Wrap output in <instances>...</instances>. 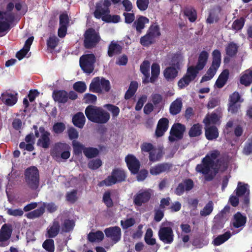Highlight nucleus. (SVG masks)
Segmentation results:
<instances>
[{
    "mask_svg": "<svg viewBox=\"0 0 252 252\" xmlns=\"http://www.w3.org/2000/svg\"><path fill=\"white\" fill-rule=\"evenodd\" d=\"M220 155L219 150H213L203 158L201 164L196 165L195 170L204 175L205 181H212L218 173L222 162L220 158L217 159Z\"/></svg>",
    "mask_w": 252,
    "mask_h": 252,
    "instance_id": "obj_1",
    "label": "nucleus"
},
{
    "mask_svg": "<svg viewBox=\"0 0 252 252\" xmlns=\"http://www.w3.org/2000/svg\"><path fill=\"white\" fill-rule=\"evenodd\" d=\"M85 113L89 121L96 124H106L110 118L108 112L101 107L94 105L88 106L85 109Z\"/></svg>",
    "mask_w": 252,
    "mask_h": 252,
    "instance_id": "obj_2",
    "label": "nucleus"
},
{
    "mask_svg": "<svg viewBox=\"0 0 252 252\" xmlns=\"http://www.w3.org/2000/svg\"><path fill=\"white\" fill-rule=\"evenodd\" d=\"M126 178V174L124 170L120 168H115L113 169L110 175L99 183L98 186L101 187L105 185L107 187H110L125 181Z\"/></svg>",
    "mask_w": 252,
    "mask_h": 252,
    "instance_id": "obj_3",
    "label": "nucleus"
},
{
    "mask_svg": "<svg viewBox=\"0 0 252 252\" xmlns=\"http://www.w3.org/2000/svg\"><path fill=\"white\" fill-rule=\"evenodd\" d=\"M25 180L28 186L32 190L36 189L39 185V173L34 166L27 168L24 172Z\"/></svg>",
    "mask_w": 252,
    "mask_h": 252,
    "instance_id": "obj_4",
    "label": "nucleus"
},
{
    "mask_svg": "<svg viewBox=\"0 0 252 252\" xmlns=\"http://www.w3.org/2000/svg\"><path fill=\"white\" fill-rule=\"evenodd\" d=\"M160 35L159 25H152L149 28L146 34L140 38V43L144 47H149L156 42V38Z\"/></svg>",
    "mask_w": 252,
    "mask_h": 252,
    "instance_id": "obj_5",
    "label": "nucleus"
},
{
    "mask_svg": "<svg viewBox=\"0 0 252 252\" xmlns=\"http://www.w3.org/2000/svg\"><path fill=\"white\" fill-rule=\"evenodd\" d=\"M45 208L48 212L53 213L58 210V207L54 202H43L40 207L27 213L26 216L29 219L38 218L44 213Z\"/></svg>",
    "mask_w": 252,
    "mask_h": 252,
    "instance_id": "obj_6",
    "label": "nucleus"
},
{
    "mask_svg": "<svg viewBox=\"0 0 252 252\" xmlns=\"http://www.w3.org/2000/svg\"><path fill=\"white\" fill-rule=\"evenodd\" d=\"M100 37L94 29L89 28L85 32L84 46L86 49L95 47L100 40Z\"/></svg>",
    "mask_w": 252,
    "mask_h": 252,
    "instance_id": "obj_7",
    "label": "nucleus"
},
{
    "mask_svg": "<svg viewBox=\"0 0 252 252\" xmlns=\"http://www.w3.org/2000/svg\"><path fill=\"white\" fill-rule=\"evenodd\" d=\"M33 128L35 130L34 134L36 137L39 136V131L41 134L40 138L37 140V145L43 148L48 149L51 144L50 133L46 130L45 127L43 126L39 127V131L36 125L33 126Z\"/></svg>",
    "mask_w": 252,
    "mask_h": 252,
    "instance_id": "obj_8",
    "label": "nucleus"
},
{
    "mask_svg": "<svg viewBox=\"0 0 252 252\" xmlns=\"http://www.w3.org/2000/svg\"><path fill=\"white\" fill-rule=\"evenodd\" d=\"M95 61L96 58L94 54L83 55L80 58V66L84 72L90 74L94 70Z\"/></svg>",
    "mask_w": 252,
    "mask_h": 252,
    "instance_id": "obj_9",
    "label": "nucleus"
},
{
    "mask_svg": "<svg viewBox=\"0 0 252 252\" xmlns=\"http://www.w3.org/2000/svg\"><path fill=\"white\" fill-rule=\"evenodd\" d=\"M152 190L151 189H141L133 196V202L134 205L140 207L148 203L152 196Z\"/></svg>",
    "mask_w": 252,
    "mask_h": 252,
    "instance_id": "obj_10",
    "label": "nucleus"
},
{
    "mask_svg": "<svg viewBox=\"0 0 252 252\" xmlns=\"http://www.w3.org/2000/svg\"><path fill=\"white\" fill-rule=\"evenodd\" d=\"M186 130L185 125L180 123H175L172 126L168 140L170 142L176 140H181L183 138L184 133Z\"/></svg>",
    "mask_w": 252,
    "mask_h": 252,
    "instance_id": "obj_11",
    "label": "nucleus"
},
{
    "mask_svg": "<svg viewBox=\"0 0 252 252\" xmlns=\"http://www.w3.org/2000/svg\"><path fill=\"white\" fill-rule=\"evenodd\" d=\"M111 5L110 0H101L96 3L94 16L97 19H102V17L110 13V6Z\"/></svg>",
    "mask_w": 252,
    "mask_h": 252,
    "instance_id": "obj_12",
    "label": "nucleus"
},
{
    "mask_svg": "<svg viewBox=\"0 0 252 252\" xmlns=\"http://www.w3.org/2000/svg\"><path fill=\"white\" fill-rule=\"evenodd\" d=\"M158 236L159 240L164 244H170L173 242L174 235L170 226H161L158 232Z\"/></svg>",
    "mask_w": 252,
    "mask_h": 252,
    "instance_id": "obj_13",
    "label": "nucleus"
},
{
    "mask_svg": "<svg viewBox=\"0 0 252 252\" xmlns=\"http://www.w3.org/2000/svg\"><path fill=\"white\" fill-rule=\"evenodd\" d=\"M13 22V15L0 10V33L9 31Z\"/></svg>",
    "mask_w": 252,
    "mask_h": 252,
    "instance_id": "obj_14",
    "label": "nucleus"
},
{
    "mask_svg": "<svg viewBox=\"0 0 252 252\" xmlns=\"http://www.w3.org/2000/svg\"><path fill=\"white\" fill-rule=\"evenodd\" d=\"M197 74L195 72L194 69L189 67L186 73L181 78L178 82V86L180 89H183L188 86L190 83L193 81L196 77Z\"/></svg>",
    "mask_w": 252,
    "mask_h": 252,
    "instance_id": "obj_15",
    "label": "nucleus"
},
{
    "mask_svg": "<svg viewBox=\"0 0 252 252\" xmlns=\"http://www.w3.org/2000/svg\"><path fill=\"white\" fill-rule=\"evenodd\" d=\"M194 187V183L191 179H186L180 183L175 189L174 192L178 196L184 194L185 191L191 190Z\"/></svg>",
    "mask_w": 252,
    "mask_h": 252,
    "instance_id": "obj_16",
    "label": "nucleus"
},
{
    "mask_svg": "<svg viewBox=\"0 0 252 252\" xmlns=\"http://www.w3.org/2000/svg\"><path fill=\"white\" fill-rule=\"evenodd\" d=\"M106 237L109 238L114 243L118 242L121 237V230L119 226H111L104 230Z\"/></svg>",
    "mask_w": 252,
    "mask_h": 252,
    "instance_id": "obj_17",
    "label": "nucleus"
},
{
    "mask_svg": "<svg viewBox=\"0 0 252 252\" xmlns=\"http://www.w3.org/2000/svg\"><path fill=\"white\" fill-rule=\"evenodd\" d=\"M125 161L128 169L131 173L135 174L138 173L140 168V164L139 161L134 156L128 155L125 158Z\"/></svg>",
    "mask_w": 252,
    "mask_h": 252,
    "instance_id": "obj_18",
    "label": "nucleus"
},
{
    "mask_svg": "<svg viewBox=\"0 0 252 252\" xmlns=\"http://www.w3.org/2000/svg\"><path fill=\"white\" fill-rule=\"evenodd\" d=\"M209 58V54L206 51H202L199 55L198 60L195 66H190L198 74L199 71L202 70L207 64Z\"/></svg>",
    "mask_w": 252,
    "mask_h": 252,
    "instance_id": "obj_19",
    "label": "nucleus"
},
{
    "mask_svg": "<svg viewBox=\"0 0 252 252\" xmlns=\"http://www.w3.org/2000/svg\"><path fill=\"white\" fill-rule=\"evenodd\" d=\"M172 166V164L169 162L158 163L152 167L150 170V172L153 175H159L163 172H169Z\"/></svg>",
    "mask_w": 252,
    "mask_h": 252,
    "instance_id": "obj_20",
    "label": "nucleus"
},
{
    "mask_svg": "<svg viewBox=\"0 0 252 252\" xmlns=\"http://www.w3.org/2000/svg\"><path fill=\"white\" fill-rule=\"evenodd\" d=\"M169 126V121L167 118L160 119L158 123L155 131V135L157 137L162 136L167 130Z\"/></svg>",
    "mask_w": 252,
    "mask_h": 252,
    "instance_id": "obj_21",
    "label": "nucleus"
},
{
    "mask_svg": "<svg viewBox=\"0 0 252 252\" xmlns=\"http://www.w3.org/2000/svg\"><path fill=\"white\" fill-rule=\"evenodd\" d=\"M70 147L68 144L63 143H57L55 144L53 150L51 152V155L54 159L58 160L60 158V155L63 151L69 149Z\"/></svg>",
    "mask_w": 252,
    "mask_h": 252,
    "instance_id": "obj_22",
    "label": "nucleus"
},
{
    "mask_svg": "<svg viewBox=\"0 0 252 252\" xmlns=\"http://www.w3.org/2000/svg\"><path fill=\"white\" fill-rule=\"evenodd\" d=\"M12 227L10 224L4 223L0 229V242H3L8 240L12 233Z\"/></svg>",
    "mask_w": 252,
    "mask_h": 252,
    "instance_id": "obj_23",
    "label": "nucleus"
},
{
    "mask_svg": "<svg viewBox=\"0 0 252 252\" xmlns=\"http://www.w3.org/2000/svg\"><path fill=\"white\" fill-rule=\"evenodd\" d=\"M0 99H1L2 102L6 105L10 106L16 104L18 100L17 94H14L7 92L1 94Z\"/></svg>",
    "mask_w": 252,
    "mask_h": 252,
    "instance_id": "obj_24",
    "label": "nucleus"
},
{
    "mask_svg": "<svg viewBox=\"0 0 252 252\" xmlns=\"http://www.w3.org/2000/svg\"><path fill=\"white\" fill-rule=\"evenodd\" d=\"M205 135L206 138L209 141L217 139L219 136L218 128L215 126H211L206 127Z\"/></svg>",
    "mask_w": 252,
    "mask_h": 252,
    "instance_id": "obj_25",
    "label": "nucleus"
},
{
    "mask_svg": "<svg viewBox=\"0 0 252 252\" xmlns=\"http://www.w3.org/2000/svg\"><path fill=\"white\" fill-rule=\"evenodd\" d=\"M52 96L54 100L59 103H65L68 100V93L64 90H55Z\"/></svg>",
    "mask_w": 252,
    "mask_h": 252,
    "instance_id": "obj_26",
    "label": "nucleus"
},
{
    "mask_svg": "<svg viewBox=\"0 0 252 252\" xmlns=\"http://www.w3.org/2000/svg\"><path fill=\"white\" fill-rule=\"evenodd\" d=\"M149 20L146 17L141 16L133 23V27L135 28L137 32L141 33L142 30L144 29L145 24L149 23Z\"/></svg>",
    "mask_w": 252,
    "mask_h": 252,
    "instance_id": "obj_27",
    "label": "nucleus"
},
{
    "mask_svg": "<svg viewBox=\"0 0 252 252\" xmlns=\"http://www.w3.org/2000/svg\"><path fill=\"white\" fill-rule=\"evenodd\" d=\"M234 221L233 226L236 228H238L245 225L247 221V218L240 212H237L233 216Z\"/></svg>",
    "mask_w": 252,
    "mask_h": 252,
    "instance_id": "obj_28",
    "label": "nucleus"
},
{
    "mask_svg": "<svg viewBox=\"0 0 252 252\" xmlns=\"http://www.w3.org/2000/svg\"><path fill=\"white\" fill-rule=\"evenodd\" d=\"M123 48L116 42L111 41L108 46V55L110 57H112L114 55H119L122 53Z\"/></svg>",
    "mask_w": 252,
    "mask_h": 252,
    "instance_id": "obj_29",
    "label": "nucleus"
},
{
    "mask_svg": "<svg viewBox=\"0 0 252 252\" xmlns=\"http://www.w3.org/2000/svg\"><path fill=\"white\" fill-rule=\"evenodd\" d=\"M72 121L75 126L82 128L85 125L86 118L82 112H78L73 116Z\"/></svg>",
    "mask_w": 252,
    "mask_h": 252,
    "instance_id": "obj_30",
    "label": "nucleus"
},
{
    "mask_svg": "<svg viewBox=\"0 0 252 252\" xmlns=\"http://www.w3.org/2000/svg\"><path fill=\"white\" fill-rule=\"evenodd\" d=\"M239 46L233 41L230 42L225 47L226 54L229 58H233L238 52Z\"/></svg>",
    "mask_w": 252,
    "mask_h": 252,
    "instance_id": "obj_31",
    "label": "nucleus"
},
{
    "mask_svg": "<svg viewBox=\"0 0 252 252\" xmlns=\"http://www.w3.org/2000/svg\"><path fill=\"white\" fill-rule=\"evenodd\" d=\"M175 66L166 67L163 71V75L168 81L173 80L178 75V71Z\"/></svg>",
    "mask_w": 252,
    "mask_h": 252,
    "instance_id": "obj_32",
    "label": "nucleus"
},
{
    "mask_svg": "<svg viewBox=\"0 0 252 252\" xmlns=\"http://www.w3.org/2000/svg\"><path fill=\"white\" fill-rule=\"evenodd\" d=\"M100 85L101 79H100L99 77H94L90 85V91L95 93H102V89L101 88Z\"/></svg>",
    "mask_w": 252,
    "mask_h": 252,
    "instance_id": "obj_33",
    "label": "nucleus"
},
{
    "mask_svg": "<svg viewBox=\"0 0 252 252\" xmlns=\"http://www.w3.org/2000/svg\"><path fill=\"white\" fill-rule=\"evenodd\" d=\"M240 83L246 87L252 83V70H246L240 78Z\"/></svg>",
    "mask_w": 252,
    "mask_h": 252,
    "instance_id": "obj_34",
    "label": "nucleus"
},
{
    "mask_svg": "<svg viewBox=\"0 0 252 252\" xmlns=\"http://www.w3.org/2000/svg\"><path fill=\"white\" fill-rule=\"evenodd\" d=\"M183 103L180 98H177L170 104L169 111L171 115H176L179 114L182 109Z\"/></svg>",
    "mask_w": 252,
    "mask_h": 252,
    "instance_id": "obj_35",
    "label": "nucleus"
},
{
    "mask_svg": "<svg viewBox=\"0 0 252 252\" xmlns=\"http://www.w3.org/2000/svg\"><path fill=\"white\" fill-rule=\"evenodd\" d=\"M229 77V71L227 69L224 70L219 75L216 82V85L218 88H222L226 84Z\"/></svg>",
    "mask_w": 252,
    "mask_h": 252,
    "instance_id": "obj_36",
    "label": "nucleus"
},
{
    "mask_svg": "<svg viewBox=\"0 0 252 252\" xmlns=\"http://www.w3.org/2000/svg\"><path fill=\"white\" fill-rule=\"evenodd\" d=\"M60 223L58 221H54L52 225L47 230L48 237L50 238L55 237L60 231Z\"/></svg>",
    "mask_w": 252,
    "mask_h": 252,
    "instance_id": "obj_37",
    "label": "nucleus"
},
{
    "mask_svg": "<svg viewBox=\"0 0 252 252\" xmlns=\"http://www.w3.org/2000/svg\"><path fill=\"white\" fill-rule=\"evenodd\" d=\"M149 159L150 161H158L163 156V152L161 149H153L149 153Z\"/></svg>",
    "mask_w": 252,
    "mask_h": 252,
    "instance_id": "obj_38",
    "label": "nucleus"
},
{
    "mask_svg": "<svg viewBox=\"0 0 252 252\" xmlns=\"http://www.w3.org/2000/svg\"><path fill=\"white\" fill-rule=\"evenodd\" d=\"M104 237L103 233L101 231L97 230L95 232H90L88 235V239L91 242L101 241L104 239Z\"/></svg>",
    "mask_w": 252,
    "mask_h": 252,
    "instance_id": "obj_39",
    "label": "nucleus"
},
{
    "mask_svg": "<svg viewBox=\"0 0 252 252\" xmlns=\"http://www.w3.org/2000/svg\"><path fill=\"white\" fill-rule=\"evenodd\" d=\"M202 126L199 123L194 124L189 131V135L190 137H194L200 136L202 133Z\"/></svg>",
    "mask_w": 252,
    "mask_h": 252,
    "instance_id": "obj_40",
    "label": "nucleus"
},
{
    "mask_svg": "<svg viewBox=\"0 0 252 252\" xmlns=\"http://www.w3.org/2000/svg\"><path fill=\"white\" fill-rule=\"evenodd\" d=\"M221 63V53L218 49L214 50L212 52V62L211 65L219 68Z\"/></svg>",
    "mask_w": 252,
    "mask_h": 252,
    "instance_id": "obj_41",
    "label": "nucleus"
},
{
    "mask_svg": "<svg viewBox=\"0 0 252 252\" xmlns=\"http://www.w3.org/2000/svg\"><path fill=\"white\" fill-rule=\"evenodd\" d=\"M231 236L230 231H227L222 235H219L214 240L215 246H220L228 240Z\"/></svg>",
    "mask_w": 252,
    "mask_h": 252,
    "instance_id": "obj_42",
    "label": "nucleus"
},
{
    "mask_svg": "<svg viewBox=\"0 0 252 252\" xmlns=\"http://www.w3.org/2000/svg\"><path fill=\"white\" fill-rule=\"evenodd\" d=\"M138 88V83L136 81H132L129 86L128 89L125 94V98L129 99L131 98L136 93Z\"/></svg>",
    "mask_w": 252,
    "mask_h": 252,
    "instance_id": "obj_43",
    "label": "nucleus"
},
{
    "mask_svg": "<svg viewBox=\"0 0 252 252\" xmlns=\"http://www.w3.org/2000/svg\"><path fill=\"white\" fill-rule=\"evenodd\" d=\"M184 13L190 22H194L197 19V13L196 10L191 7H185Z\"/></svg>",
    "mask_w": 252,
    "mask_h": 252,
    "instance_id": "obj_44",
    "label": "nucleus"
},
{
    "mask_svg": "<svg viewBox=\"0 0 252 252\" xmlns=\"http://www.w3.org/2000/svg\"><path fill=\"white\" fill-rule=\"evenodd\" d=\"M160 73V66L157 63H153L151 66V83H154L158 79Z\"/></svg>",
    "mask_w": 252,
    "mask_h": 252,
    "instance_id": "obj_45",
    "label": "nucleus"
},
{
    "mask_svg": "<svg viewBox=\"0 0 252 252\" xmlns=\"http://www.w3.org/2000/svg\"><path fill=\"white\" fill-rule=\"evenodd\" d=\"M99 153V151L96 148L86 147L84 151V155L88 158L96 157Z\"/></svg>",
    "mask_w": 252,
    "mask_h": 252,
    "instance_id": "obj_46",
    "label": "nucleus"
},
{
    "mask_svg": "<svg viewBox=\"0 0 252 252\" xmlns=\"http://www.w3.org/2000/svg\"><path fill=\"white\" fill-rule=\"evenodd\" d=\"M218 69V68L211 65L207 70L206 74L202 76L200 82L202 83L208 81L213 78L216 73Z\"/></svg>",
    "mask_w": 252,
    "mask_h": 252,
    "instance_id": "obj_47",
    "label": "nucleus"
},
{
    "mask_svg": "<svg viewBox=\"0 0 252 252\" xmlns=\"http://www.w3.org/2000/svg\"><path fill=\"white\" fill-rule=\"evenodd\" d=\"M73 153L75 155L79 156L82 154L86 147L80 142L76 140H73L72 142Z\"/></svg>",
    "mask_w": 252,
    "mask_h": 252,
    "instance_id": "obj_48",
    "label": "nucleus"
},
{
    "mask_svg": "<svg viewBox=\"0 0 252 252\" xmlns=\"http://www.w3.org/2000/svg\"><path fill=\"white\" fill-rule=\"evenodd\" d=\"M75 226V222L73 220L66 219L62 225V231L63 232H69L72 231Z\"/></svg>",
    "mask_w": 252,
    "mask_h": 252,
    "instance_id": "obj_49",
    "label": "nucleus"
},
{
    "mask_svg": "<svg viewBox=\"0 0 252 252\" xmlns=\"http://www.w3.org/2000/svg\"><path fill=\"white\" fill-rule=\"evenodd\" d=\"M121 17L118 15H113L107 14L102 17V20L108 23H118L120 21Z\"/></svg>",
    "mask_w": 252,
    "mask_h": 252,
    "instance_id": "obj_50",
    "label": "nucleus"
},
{
    "mask_svg": "<svg viewBox=\"0 0 252 252\" xmlns=\"http://www.w3.org/2000/svg\"><path fill=\"white\" fill-rule=\"evenodd\" d=\"M66 128L65 125L63 122L55 123L52 127V131L57 134L62 133Z\"/></svg>",
    "mask_w": 252,
    "mask_h": 252,
    "instance_id": "obj_51",
    "label": "nucleus"
},
{
    "mask_svg": "<svg viewBox=\"0 0 252 252\" xmlns=\"http://www.w3.org/2000/svg\"><path fill=\"white\" fill-rule=\"evenodd\" d=\"M102 200L108 208H111L113 206L114 204L111 197V192L109 190L106 191L104 193Z\"/></svg>",
    "mask_w": 252,
    "mask_h": 252,
    "instance_id": "obj_52",
    "label": "nucleus"
},
{
    "mask_svg": "<svg viewBox=\"0 0 252 252\" xmlns=\"http://www.w3.org/2000/svg\"><path fill=\"white\" fill-rule=\"evenodd\" d=\"M43 248L48 252H54L55 251L54 241L52 239H46L42 244Z\"/></svg>",
    "mask_w": 252,
    "mask_h": 252,
    "instance_id": "obj_53",
    "label": "nucleus"
},
{
    "mask_svg": "<svg viewBox=\"0 0 252 252\" xmlns=\"http://www.w3.org/2000/svg\"><path fill=\"white\" fill-rule=\"evenodd\" d=\"M245 19L244 17H241L235 20L232 25V29L235 31H240L244 27Z\"/></svg>",
    "mask_w": 252,
    "mask_h": 252,
    "instance_id": "obj_54",
    "label": "nucleus"
},
{
    "mask_svg": "<svg viewBox=\"0 0 252 252\" xmlns=\"http://www.w3.org/2000/svg\"><path fill=\"white\" fill-rule=\"evenodd\" d=\"M213 210V203L212 201H209L204 206L202 210L200 211V214L202 216H207L210 215Z\"/></svg>",
    "mask_w": 252,
    "mask_h": 252,
    "instance_id": "obj_55",
    "label": "nucleus"
},
{
    "mask_svg": "<svg viewBox=\"0 0 252 252\" xmlns=\"http://www.w3.org/2000/svg\"><path fill=\"white\" fill-rule=\"evenodd\" d=\"M151 99L153 102L152 104L156 107H158L160 105V104H162L163 102V97L159 94H153L151 95Z\"/></svg>",
    "mask_w": 252,
    "mask_h": 252,
    "instance_id": "obj_56",
    "label": "nucleus"
},
{
    "mask_svg": "<svg viewBox=\"0 0 252 252\" xmlns=\"http://www.w3.org/2000/svg\"><path fill=\"white\" fill-rule=\"evenodd\" d=\"M104 107L112 113L113 118L117 117L120 113V108L116 105L111 104H106Z\"/></svg>",
    "mask_w": 252,
    "mask_h": 252,
    "instance_id": "obj_57",
    "label": "nucleus"
},
{
    "mask_svg": "<svg viewBox=\"0 0 252 252\" xmlns=\"http://www.w3.org/2000/svg\"><path fill=\"white\" fill-rule=\"evenodd\" d=\"M182 59V54L178 52L172 55L171 59V64L177 68L179 66L180 62Z\"/></svg>",
    "mask_w": 252,
    "mask_h": 252,
    "instance_id": "obj_58",
    "label": "nucleus"
},
{
    "mask_svg": "<svg viewBox=\"0 0 252 252\" xmlns=\"http://www.w3.org/2000/svg\"><path fill=\"white\" fill-rule=\"evenodd\" d=\"M59 41L58 38L55 35L50 36L47 41V45L49 48L54 49L57 46Z\"/></svg>",
    "mask_w": 252,
    "mask_h": 252,
    "instance_id": "obj_59",
    "label": "nucleus"
},
{
    "mask_svg": "<svg viewBox=\"0 0 252 252\" xmlns=\"http://www.w3.org/2000/svg\"><path fill=\"white\" fill-rule=\"evenodd\" d=\"M73 87L75 91L79 93L85 92L87 89L86 84L82 81H78L75 83Z\"/></svg>",
    "mask_w": 252,
    "mask_h": 252,
    "instance_id": "obj_60",
    "label": "nucleus"
},
{
    "mask_svg": "<svg viewBox=\"0 0 252 252\" xmlns=\"http://www.w3.org/2000/svg\"><path fill=\"white\" fill-rule=\"evenodd\" d=\"M102 165V161L100 159L97 158L90 160L88 164V167L92 170H96Z\"/></svg>",
    "mask_w": 252,
    "mask_h": 252,
    "instance_id": "obj_61",
    "label": "nucleus"
},
{
    "mask_svg": "<svg viewBox=\"0 0 252 252\" xmlns=\"http://www.w3.org/2000/svg\"><path fill=\"white\" fill-rule=\"evenodd\" d=\"M150 63L147 60L143 61L141 64L140 69L143 75H148L150 74Z\"/></svg>",
    "mask_w": 252,
    "mask_h": 252,
    "instance_id": "obj_62",
    "label": "nucleus"
},
{
    "mask_svg": "<svg viewBox=\"0 0 252 252\" xmlns=\"http://www.w3.org/2000/svg\"><path fill=\"white\" fill-rule=\"evenodd\" d=\"M135 223V220L134 218H130L126 219L125 220L121 221V225L123 229H127L133 226Z\"/></svg>",
    "mask_w": 252,
    "mask_h": 252,
    "instance_id": "obj_63",
    "label": "nucleus"
},
{
    "mask_svg": "<svg viewBox=\"0 0 252 252\" xmlns=\"http://www.w3.org/2000/svg\"><path fill=\"white\" fill-rule=\"evenodd\" d=\"M7 214L9 216L14 217H21L24 214V211L21 209H12L8 208L7 209Z\"/></svg>",
    "mask_w": 252,
    "mask_h": 252,
    "instance_id": "obj_64",
    "label": "nucleus"
}]
</instances>
